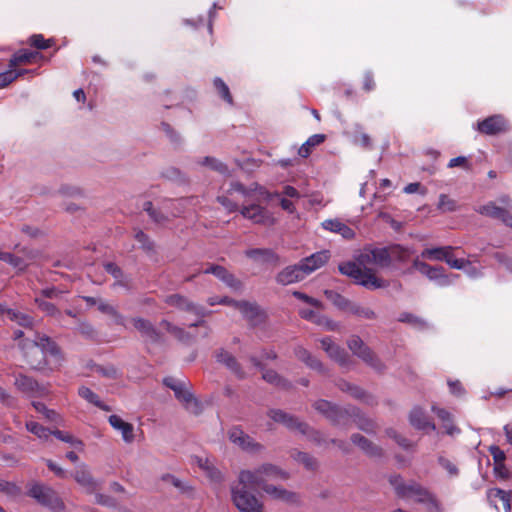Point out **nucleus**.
I'll use <instances>...</instances> for the list:
<instances>
[{"instance_id": "obj_31", "label": "nucleus", "mask_w": 512, "mask_h": 512, "mask_svg": "<svg viewBox=\"0 0 512 512\" xmlns=\"http://www.w3.org/2000/svg\"><path fill=\"white\" fill-rule=\"evenodd\" d=\"M452 246H443L435 248H426L421 252V257L429 260L445 261L450 252L453 251Z\"/></svg>"}, {"instance_id": "obj_17", "label": "nucleus", "mask_w": 512, "mask_h": 512, "mask_svg": "<svg viewBox=\"0 0 512 512\" xmlns=\"http://www.w3.org/2000/svg\"><path fill=\"white\" fill-rule=\"evenodd\" d=\"M268 416L275 422L281 423L291 430H298L301 433L306 432V424L300 422L294 416L280 410V409H271L268 412Z\"/></svg>"}, {"instance_id": "obj_33", "label": "nucleus", "mask_w": 512, "mask_h": 512, "mask_svg": "<svg viewBox=\"0 0 512 512\" xmlns=\"http://www.w3.org/2000/svg\"><path fill=\"white\" fill-rule=\"evenodd\" d=\"M38 57H40V54L38 52L20 50L10 60L9 67L15 68L18 64L33 63L36 61Z\"/></svg>"}, {"instance_id": "obj_28", "label": "nucleus", "mask_w": 512, "mask_h": 512, "mask_svg": "<svg viewBox=\"0 0 512 512\" xmlns=\"http://www.w3.org/2000/svg\"><path fill=\"white\" fill-rule=\"evenodd\" d=\"M132 322L133 326L142 334L143 337L153 342L159 339V333L150 321L143 318H134Z\"/></svg>"}, {"instance_id": "obj_54", "label": "nucleus", "mask_w": 512, "mask_h": 512, "mask_svg": "<svg viewBox=\"0 0 512 512\" xmlns=\"http://www.w3.org/2000/svg\"><path fill=\"white\" fill-rule=\"evenodd\" d=\"M51 434H53L57 439H59V440H61L63 442L69 443V444H71L72 446H74L76 448L83 446L82 441L74 438L69 433H64V432H62L60 430H55V431L51 432Z\"/></svg>"}, {"instance_id": "obj_38", "label": "nucleus", "mask_w": 512, "mask_h": 512, "mask_svg": "<svg viewBox=\"0 0 512 512\" xmlns=\"http://www.w3.org/2000/svg\"><path fill=\"white\" fill-rule=\"evenodd\" d=\"M339 387L342 391H346V392L350 393L351 396H353L356 399L364 400L368 404L374 403L373 398L371 396H367L366 393L360 387L354 386L345 381L341 382L339 384Z\"/></svg>"}, {"instance_id": "obj_56", "label": "nucleus", "mask_w": 512, "mask_h": 512, "mask_svg": "<svg viewBox=\"0 0 512 512\" xmlns=\"http://www.w3.org/2000/svg\"><path fill=\"white\" fill-rule=\"evenodd\" d=\"M29 43L38 49H46L51 47L53 41L52 39L45 40L41 34H35L30 37Z\"/></svg>"}, {"instance_id": "obj_47", "label": "nucleus", "mask_w": 512, "mask_h": 512, "mask_svg": "<svg viewBox=\"0 0 512 512\" xmlns=\"http://www.w3.org/2000/svg\"><path fill=\"white\" fill-rule=\"evenodd\" d=\"M201 164L204 165V166L209 167L212 170H215V171L219 172L220 174L225 175V174L228 173L227 166L224 163L220 162L219 160H217L215 158L205 157L202 160Z\"/></svg>"}, {"instance_id": "obj_44", "label": "nucleus", "mask_w": 512, "mask_h": 512, "mask_svg": "<svg viewBox=\"0 0 512 512\" xmlns=\"http://www.w3.org/2000/svg\"><path fill=\"white\" fill-rule=\"evenodd\" d=\"M348 312L364 319L376 318V314L371 308L364 307L355 303H352Z\"/></svg>"}, {"instance_id": "obj_11", "label": "nucleus", "mask_w": 512, "mask_h": 512, "mask_svg": "<svg viewBox=\"0 0 512 512\" xmlns=\"http://www.w3.org/2000/svg\"><path fill=\"white\" fill-rule=\"evenodd\" d=\"M13 385L17 391L27 397H41L46 390L35 379L22 373L14 374Z\"/></svg>"}, {"instance_id": "obj_18", "label": "nucleus", "mask_w": 512, "mask_h": 512, "mask_svg": "<svg viewBox=\"0 0 512 512\" xmlns=\"http://www.w3.org/2000/svg\"><path fill=\"white\" fill-rule=\"evenodd\" d=\"M329 259L330 252L328 250H322L304 258L300 261V264L307 276L324 266Z\"/></svg>"}, {"instance_id": "obj_39", "label": "nucleus", "mask_w": 512, "mask_h": 512, "mask_svg": "<svg viewBox=\"0 0 512 512\" xmlns=\"http://www.w3.org/2000/svg\"><path fill=\"white\" fill-rule=\"evenodd\" d=\"M259 186H260L259 184L253 183L250 186L245 187L244 185H242L239 182H232L230 184V188L228 189V192L232 193V191H236L237 193H240L244 197H249L253 193H257Z\"/></svg>"}, {"instance_id": "obj_27", "label": "nucleus", "mask_w": 512, "mask_h": 512, "mask_svg": "<svg viewBox=\"0 0 512 512\" xmlns=\"http://www.w3.org/2000/svg\"><path fill=\"white\" fill-rule=\"evenodd\" d=\"M76 482L84 487L88 492H93L97 488L96 481L92 478L85 465H81L74 473Z\"/></svg>"}, {"instance_id": "obj_64", "label": "nucleus", "mask_w": 512, "mask_h": 512, "mask_svg": "<svg viewBox=\"0 0 512 512\" xmlns=\"http://www.w3.org/2000/svg\"><path fill=\"white\" fill-rule=\"evenodd\" d=\"M357 417L358 419L356 423L361 430H364L366 432H372L374 430V423L371 420L366 419L362 416Z\"/></svg>"}, {"instance_id": "obj_52", "label": "nucleus", "mask_w": 512, "mask_h": 512, "mask_svg": "<svg viewBox=\"0 0 512 512\" xmlns=\"http://www.w3.org/2000/svg\"><path fill=\"white\" fill-rule=\"evenodd\" d=\"M214 86L218 90L221 97L229 104L233 103L232 96L230 94L228 86L221 78L214 79Z\"/></svg>"}, {"instance_id": "obj_61", "label": "nucleus", "mask_w": 512, "mask_h": 512, "mask_svg": "<svg viewBox=\"0 0 512 512\" xmlns=\"http://www.w3.org/2000/svg\"><path fill=\"white\" fill-rule=\"evenodd\" d=\"M399 321L412 324L415 327H423L424 322L410 313H402L399 316Z\"/></svg>"}, {"instance_id": "obj_15", "label": "nucleus", "mask_w": 512, "mask_h": 512, "mask_svg": "<svg viewBox=\"0 0 512 512\" xmlns=\"http://www.w3.org/2000/svg\"><path fill=\"white\" fill-rule=\"evenodd\" d=\"M233 307L253 326L260 324L265 319V313L254 302L234 301Z\"/></svg>"}, {"instance_id": "obj_40", "label": "nucleus", "mask_w": 512, "mask_h": 512, "mask_svg": "<svg viewBox=\"0 0 512 512\" xmlns=\"http://www.w3.org/2000/svg\"><path fill=\"white\" fill-rule=\"evenodd\" d=\"M7 315L10 320L25 328H31L33 325V319L27 314L14 310H8Z\"/></svg>"}, {"instance_id": "obj_37", "label": "nucleus", "mask_w": 512, "mask_h": 512, "mask_svg": "<svg viewBox=\"0 0 512 512\" xmlns=\"http://www.w3.org/2000/svg\"><path fill=\"white\" fill-rule=\"evenodd\" d=\"M199 466L205 471L206 475L210 478L211 481L219 483L223 480L221 471L217 469L213 462L208 458L199 459Z\"/></svg>"}, {"instance_id": "obj_32", "label": "nucleus", "mask_w": 512, "mask_h": 512, "mask_svg": "<svg viewBox=\"0 0 512 512\" xmlns=\"http://www.w3.org/2000/svg\"><path fill=\"white\" fill-rule=\"evenodd\" d=\"M217 360H218V362L224 364L228 369H230L239 378L244 377V373L241 370L236 359L228 351L221 350L217 354Z\"/></svg>"}, {"instance_id": "obj_3", "label": "nucleus", "mask_w": 512, "mask_h": 512, "mask_svg": "<svg viewBox=\"0 0 512 512\" xmlns=\"http://www.w3.org/2000/svg\"><path fill=\"white\" fill-rule=\"evenodd\" d=\"M27 362L34 369L49 366L51 370L58 369L63 361L59 347L45 336L37 335L33 340L22 346Z\"/></svg>"}, {"instance_id": "obj_9", "label": "nucleus", "mask_w": 512, "mask_h": 512, "mask_svg": "<svg viewBox=\"0 0 512 512\" xmlns=\"http://www.w3.org/2000/svg\"><path fill=\"white\" fill-rule=\"evenodd\" d=\"M320 343L321 348L327 353V355L337 362L342 368L350 370L354 367L353 359L342 347L336 344L331 337L322 338Z\"/></svg>"}, {"instance_id": "obj_14", "label": "nucleus", "mask_w": 512, "mask_h": 512, "mask_svg": "<svg viewBox=\"0 0 512 512\" xmlns=\"http://www.w3.org/2000/svg\"><path fill=\"white\" fill-rule=\"evenodd\" d=\"M21 255L0 253V260L8 263L18 271H24L36 258L37 253L26 248L20 250Z\"/></svg>"}, {"instance_id": "obj_42", "label": "nucleus", "mask_w": 512, "mask_h": 512, "mask_svg": "<svg viewBox=\"0 0 512 512\" xmlns=\"http://www.w3.org/2000/svg\"><path fill=\"white\" fill-rule=\"evenodd\" d=\"M262 378L272 384V385H275L277 387H280V388H287L289 386V383L288 381H286L285 379H283L281 376H279L275 371L273 370H266L263 375H262Z\"/></svg>"}, {"instance_id": "obj_57", "label": "nucleus", "mask_w": 512, "mask_h": 512, "mask_svg": "<svg viewBox=\"0 0 512 512\" xmlns=\"http://www.w3.org/2000/svg\"><path fill=\"white\" fill-rule=\"evenodd\" d=\"M292 456L297 462L302 463L307 469H313L315 467L314 459L307 453L298 451Z\"/></svg>"}, {"instance_id": "obj_6", "label": "nucleus", "mask_w": 512, "mask_h": 512, "mask_svg": "<svg viewBox=\"0 0 512 512\" xmlns=\"http://www.w3.org/2000/svg\"><path fill=\"white\" fill-rule=\"evenodd\" d=\"M27 494L39 504L48 507L54 512H62L64 510V503L58 494L49 486L37 482L32 483Z\"/></svg>"}, {"instance_id": "obj_60", "label": "nucleus", "mask_w": 512, "mask_h": 512, "mask_svg": "<svg viewBox=\"0 0 512 512\" xmlns=\"http://www.w3.org/2000/svg\"><path fill=\"white\" fill-rule=\"evenodd\" d=\"M446 263L454 269L464 270L465 266L468 265V260L465 259H457L453 257L452 252L449 253Z\"/></svg>"}, {"instance_id": "obj_49", "label": "nucleus", "mask_w": 512, "mask_h": 512, "mask_svg": "<svg viewBox=\"0 0 512 512\" xmlns=\"http://www.w3.org/2000/svg\"><path fill=\"white\" fill-rule=\"evenodd\" d=\"M325 293L337 307H339L342 310L349 311L352 302H350L348 299H346L345 297L341 296L338 293H334L331 291H326Z\"/></svg>"}, {"instance_id": "obj_29", "label": "nucleus", "mask_w": 512, "mask_h": 512, "mask_svg": "<svg viewBox=\"0 0 512 512\" xmlns=\"http://www.w3.org/2000/svg\"><path fill=\"white\" fill-rule=\"evenodd\" d=\"M245 255L259 263L275 262L278 257L271 249L255 248L245 251Z\"/></svg>"}, {"instance_id": "obj_8", "label": "nucleus", "mask_w": 512, "mask_h": 512, "mask_svg": "<svg viewBox=\"0 0 512 512\" xmlns=\"http://www.w3.org/2000/svg\"><path fill=\"white\" fill-rule=\"evenodd\" d=\"M239 213L243 218L256 225L272 226L276 222L273 212L258 203L243 204Z\"/></svg>"}, {"instance_id": "obj_43", "label": "nucleus", "mask_w": 512, "mask_h": 512, "mask_svg": "<svg viewBox=\"0 0 512 512\" xmlns=\"http://www.w3.org/2000/svg\"><path fill=\"white\" fill-rule=\"evenodd\" d=\"M26 428L29 432L36 435L40 439L46 440L51 435V431L34 421H28L26 423Z\"/></svg>"}, {"instance_id": "obj_2", "label": "nucleus", "mask_w": 512, "mask_h": 512, "mask_svg": "<svg viewBox=\"0 0 512 512\" xmlns=\"http://www.w3.org/2000/svg\"><path fill=\"white\" fill-rule=\"evenodd\" d=\"M288 477V473L278 466L264 463L254 469L241 470L238 475V484L247 488L261 489L273 499L295 503L298 500L295 493L268 483L272 480H286Z\"/></svg>"}, {"instance_id": "obj_36", "label": "nucleus", "mask_w": 512, "mask_h": 512, "mask_svg": "<svg viewBox=\"0 0 512 512\" xmlns=\"http://www.w3.org/2000/svg\"><path fill=\"white\" fill-rule=\"evenodd\" d=\"M295 355L299 360L303 361L310 368L319 371L322 370L323 366L321 362L315 357H313L311 353L304 349L303 347H297L295 349Z\"/></svg>"}, {"instance_id": "obj_55", "label": "nucleus", "mask_w": 512, "mask_h": 512, "mask_svg": "<svg viewBox=\"0 0 512 512\" xmlns=\"http://www.w3.org/2000/svg\"><path fill=\"white\" fill-rule=\"evenodd\" d=\"M489 451L493 457V460L495 462V470L498 469V467H503V463L506 459V455L503 450H501L498 446H491L489 448Z\"/></svg>"}, {"instance_id": "obj_13", "label": "nucleus", "mask_w": 512, "mask_h": 512, "mask_svg": "<svg viewBox=\"0 0 512 512\" xmlns=\"http://www.w3.org/2000/svg\"><path fill=\"white\" fill-rule=\"evenodd\" d=\"M228 438L233 444L248 452H259L263 449L260 443L254 441L253 438L239 427L231 428L228 431Z\"/></svg>"}, {"instance_id": "obj_4", "label": "nucleus", "mask_w": 512, "mask_h": 512, "mask_svg": "<svg viewBox=\"0 0 512 512\" xmlns=\"http://www.w3.org/2000/svg\"><path fill=\"white\" fill-rule=\"evenodd\" d=\"M390 483L400 497L422 504L427 512H444V507L436 495L422 485L416 482L406 484L400 476L390 477Z\"/></svg>"}, {"instance_id": "obj_19", "label": "nucleus", "mask_w": 512, "mask_h": 512, "mask_svg": "<svg viewBox=\"0 0 512 512\" xmlns=\"http://www.w3.org/2000/svg\"><path fill=\"white\" fill-rule=\"evenodd\" d=\"M479 132L486 135H495L506 130V121L501 115L490 116L477 123Z\"/></svg>"}, {"instance_id": "obj_34", "label": "nucleus", "mask_w": 512, "mask_h": 512, "mask_svg": "<svg viewBox=\"0 0 512 512\" xmlns=\"http://www.w3.org/2000/svg\"><path fill=\"white\" fill-rule=\"evenodd\" d=\"M352 442L357 445L362 451L370 456L380 455V449L360 434H354L351 438Z\"/></svg>"}, {"instance_id": "obj_45", "label": "nucleus", "mask_w": 512, "mask_h": 512, "mask_svg": "<svg viewBox=\"0 0 512 512\" xmlns=\"http://www.w3.org/2000/svg\"><path fill=\"white\" fill-rule=\"evenodd\" d=\"M235 191H232V193H229L228 190L226 191V195H221L217 197V201L229 212H236L240 210V206L237 202L233 201L230 196L233 195Z\"/></svg>"}, {"instance_id": "obj_50", "label": "nucleus", "mask_w": 512, "mask_h": 512, "mask_svg": "<svg viewBox=\"0 0 512 512\" xmlns=\"http://www.w3.org/2000/svg\"><path fill=\"white\" fill-rule=\"evenodd\" d=\"M0 402L8 408H16L18 405V399L4 387H0Z\"/></svg>"}, {"instance_id": "obj_51", "label": "nucleus", "mask_w": 512, "mask_h": 512, "mask_svg": "<svg viewBox=\"0 0 512 512\" xmlns=\"http://www.w3.org/2000/svg\"><path fill=\"white\" fill-rule=\"evenodd\" d=\"M160 326H161V328L165 329L167 332L174 335L179 340H186V336H185L184 330L182 328L173 325L172 323H170L167 320H162L160 322Z\"/></svg>"}, {"instance_id": "obj_21", "label": "nucleus", "mask_w": 512, "mask_h": 512, "mask_svg": "<svg viewBox=\"0 0 512 512\" xmlns=\"http://www.w3.org/2000/svg\"><path fill=\"white\" fill-rule=\"evenodd\" d=\"M108 422L114 430L121 433L122 439L125 443H132L134 441V426L131 423L124 421L118 415H110Z\"/></svg>"}, {"instance_id": "obj_12", "label": "nucleus", "mask_w": 512, "mask_h": 512, "mask_svg": "<svg viewBox=\"0 0 512 512\" xmlns=\"http://www.w3.org/2000/svg\"><path fill=\"white\" fill-rule=\"evenodd\" d=\"M165 302L168 305L174 306V307H176L178 309L190 311V312L194 313L195 315H197L200 318L195 323H192L190 325V327L200 326V325H203L205 323L202 318L207 314L206 309L201 307V306L193 304L192 302H190L185 297H183L181 295H178V294H174V295L167 296L166 299H165Z\"/></svg>"}, {"instance_id": "obj_10", "label": "nucleus", "mask_w": 512, "mask_h": 512, "mask_svg": "<svg viewBox=\"0 0 512 512\" xmlns=\"http://www.w3.org/2000/svg\"><path fill=\"white\" fill-rule=\"evenodd\" d=\"M413 266L430 280L436 281L439 286H448L458 278V275H446L442 267H433L429 264L415 260Z\"/></svg>"}, {"instance_id": "obj_46", "label": "nucleus", "mask_w": 512, "mask_h": 512, "mask_svg": "<svg viewBox=\"0 0 512 512\" xmlns=\"http://www.w3.org/2000/svg\"><path fill=\"white\" fill-rule=\"evenodd\" d=\"M105 270L111 274L115 279L117 285L127 286V282L123 280V273L121 269L114 263L108 262L104 265Z\"/></svg>"}, {"instance_id": "obj_16", "label": "nucleus", "mask_w": 512, "mask_h": 512, "mask_svg": "<svg viewBox=\"0 0 512 512\" xmlns=\"http://www.w3.org/2000/svg\"><path fill=\"white\" fill-rule=\"evenodd\" d=\"M475 211L483 216L499 219L505 225L512 227V215L510 214V211L506 208L496 205V203L493 201L476 207Z\"/></svg>"}, {"instance_id": "obj_59", "label": "nucleus", "mask_w": 512, "mask_h": 512, "mask_svg": "<svg viewBox=\"0 0 512 512\" xmlns=\"http://www.w3.org/2000/svg\"><path fill=\"white\" fill-rule=\"evenodd\" d=\"M0 492L6 493L10 496H15L19 494L20 489L16 484L12 482L0 481Z\"/></svg>"}, {"instance_id": "obj_5", "label": "nucleus", "mask_w": 512, "mask_h": 512, "mask_svg": "<svg viewBox=\"0 0 512 512\" xmlns=\"http://www.w3.org/2000/svg\"><path fill=\"white\" fill-rule=\"evenodd\" d=\"M231 499L239 512H264L263 502L243 485L231 487Z\"/></svg>"}, {"instance_id": "obj_24", "label": "nucleus", "mask_w": 512, "mask_h": 512, "mask_svg": "<svg viewBox=\"0 0 512 512\" xmlns=\"http://www.w3.org/2000/svg\"><path fill=\"white\" fill-rule=\"evenodd\" d=\"M321 226L329 232L340 234L346 240L355 237L354 230L339 219H327L321 223Z\"/></svg>"}, {"instance_id": "obj_62", "label": "nucleus", "mask_w": 512, "mask_h": 512, "mask_svg": "<svg viewBox=\"0 0 512 512\" xmlns=\"http://www.w3.org/2000/svg\"><path fill=\"white\" fill-rule=\"evenodd\" d=\"M163 480L171 483L174 487L181 491H186L189 489V486L186 483H184L182 480L176 478L173 475L167 474L163 477Z\"/></svg>"}, {"instance_id": "obj_53", "label": "nucleus", "mask_w": 512, "mask_h": 512, "mask_svg": "<svg viewBox=\"0 0 512 512\" xmlns=\"http://www.w3.org/2000/svg\"><path fill=\"white\" fill-rule=\"evenodd\" d=\"M456 208L457 204L455 200L449 198L445 194H441L439 196L438 209L442 210L443 212H452L455 211Z\"/></svg>"}, {"instance_id": "obj_23", "label": "nucleus", "mask_w": 512, "mask_h": 512, "mask_svg": "<svg viewBox=\"0 0 512 512\" xmlns=\"http://www.w3.org/2000/svg\"><path fill=\"white\" fill-rule=\"evenodd\" d=\"M175 397L183 403L186 410L194 415H199L202 412V406L200 402L194 397V395L183 385L175 393Z\"/></svg>"}, {"instance_id": "obj_48", "label": "nucleus", "mask_w": 512, "mask_h": 512, "mask_svg": "<svg viewBox=\"0 0 512 512\" xmlns=\"http://www.w3.org/2000/svg\"><path fill=\"white\" fill-rule=\"evenodd\" d=\"M189 202L188 199H179V200H169L164 204V208H173L170 215L172 217L179 216L183 212L184 206Z\"/></svg>"}, {"instance_id": "obj_25", "label": "nucleus", "mask_w": 512, "mask_h": 512, "mask_svg": "<svg viewBox=\"0 0 512 512\" xmlns=\"http://www.w3.org/2000/svg\"><path fill=\"white\" fill-rule=\"evenodd\" d=\"M206 274H213L222 282H224L228 287L233 290H240L242 287L241 282L234 277L231 273H229L224 267L219 265L210 266L204 271Z\"/></svg>"}, {"instance_id": "obj_41", "label": "nucleus", "mask_w": 512, "mask_h": 512, "mask_svg": "<svg viewBox=\"0 0 512 512\" xmlns=\"http://www.w3.org/2000/svg\"><path fill=\"white\" fill-rule=\"evenodd\" d=\"M29 72L28 70H14V68H10L8 71L0 73V88H4L11 82H13L16 78L22 76L23 74Z\"/></svg>"}, {"instance_id": "obj_22", "label": "nucleus", "mask_w": 512, "mask_h": 512, "mask_svg": "<svg viewBox=\"0 0 512 512\" xmlns=\"http://www.w3.org/2000/svg\"><path fill=\"white\" fill-rule=\"evenodd\" d=\"M313 406L315 410L323 414L326 418L334 423H339L340 419L347 414V411L339 409L326 400H318L314 403Z\"/></svg>"}, {"instance_id": "obj_30", "label": "nucleus", "mask_w": 512, "mask_h": 512, "mask_svg": "<svg viewBox=\"0 0 512 512\" xmlns=\"http://www.w3.org/2000/svg\"><path fill=\"white\" fill-rule=\"evenodd\" d=\"M78 395L88 403L98 407L103 411H111V407L103 403L100 400V397L95 392H93L89 387L80 386L78 388Z\"/></svg>"}, {"instance_id": "obj_20", "label": "nucleus", "mask_w": 512, "mask_h": 512, "mask_svg": "<svg viewBox=\"0 0 512 512\" xmlns=\"http://www.w3.org/2000/svg\"><path fill=\"white\" fill-rule=\"evenodd\" d=\"M306 277V274L301 264L291 265L284 268L278 273L276 280L281 285H289L295 282H299Z\"/></svg>"}, {"instance_id": "obj_26", "label": "nucleus", "mask_w": 512, "mask_h": 512, "mask_svg": "<svg viewBox=\"0 0 512 512\" xmlns=\"http://www.w3.org/2000/svg\"><path fill=\"white\" fill-rule=\"evenodd\" d=\"M410 424L418 429V430H426L429 429L434 431L436 426L433 422H431L426 416L425 412L420 407H414L409 415Z\"/></svg>"}, {"instance_id": "obj_7", "label": "nucleus", "mask_w": 512, "mask_h": 512, "mask_svg": "<svg viewBox=\"0 0 512 512\" xmlns=\"http://www.w3.org/2000/svg\"><path fill=\"white\" fill-rule=\"evenodd\" d=\"M347 346L355 356L360 358L374 370L378 372L384 370L385 365L383 362L376 356L370 347L363 342L359 336H351L347 341Z\"/></svg>"}, {"instance_id": "obj_35", "label": "nucleus", "mask_w": 512, "mask_h": 512, "mask_svg": "<svg viewBox=\"0 0 512 512\" xmlns=\"http://www.w3.org/2000/svg\"><path fill=\"white\" fill-rule=\"evenodd\" d=\"M325 140L323 134H314L310 136L298 149V155L302 158H307L312 151V148L321 144Z\"/></svg>"}, {"instance_id": "obj_1", "label": "nucleus", "mask_w": 512, "mask_h": 512, "mask_svg": "<svg viewBox=\"0 0 512 512\" xmlns=\"http://www.w3.org/2000/svg\"><path fill=\"white\" fill-rule=\"evenodd\" d=\"M359 264L354 262H344L339 265V271L352 279L355 283L367 289H379L386 287L387 284L368 266H376L379 268L388 267L391 263V253L387 248H376L366 250L359 256Z\"/></svg>"}, {"instance_id": "obj_63", "label": "nucleus", "mask_w": 512, "mask_h": 512, "mask_svg": "<svg viewBox=\"0 0 512 512\" xmlns=\"http://www.w3.org/2000/svg\"><path fill=\"white\" fill-rule=\"evenodd\" d=\"M36 303L38 304V307L48 315H54L57 311L56 307L48 301L36 298Z\"/></svg>"}, {"instance_id": "obj_58", "label": "nucleus", "mask_w": 512, "mask_h": 512, "mask_svg": "<svg viewBox=\"0 0 512 512\" xmlns=\"http://www.w3.org/2000/svg\"><path fill=\"white\" fill-rule=\"evenodd\" d=\"M299 314L303 319L309 320L317 325H322V315L312 309H301Z\"/></svg>"}]
</instances>
